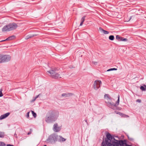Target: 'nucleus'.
Returning a JSON list of instances; mask_svg holds the SVG:
<instances>
[{
    "label": "nucleus",
    "mask_w": 146,
    "mask_h": 146,
    "mask_svg": "<svg viewBox=\"0 0 146 146\" xmlns=\"http://www.w3.org/2000/svg\"><path fill=\"white\" fill-rule=\"evenodd\" d=\"M18 25L16 23H10L5 26L2 29V31H9L16 29Z\"/></svg>",
    "instance_id": "nucleus-1"
},
{
    "label": "nucleus",
    "mask_w": 146,
    "mask_h": 146,
    "mask_svg": "<svg viewBox=\"0 0 146 146\" xmlns=\"http://www.w3.org/2000/svg\"><path fill=\"white\" fill-rule=\"evenodd\" d=\"M116 141V142L113 141L111 144L108 142V141H106L105 145H107V146H123L124 145H127V144L122 140Z\"/></svg>",
    "instance_id": "nucleus-2"
},
{
    "label": "nucleus",
    "mask_w": 146,
    "mask_h": 146,
    "mask_svg": "<svg viewBox=\"0 0 146 146\" xmlns=\"http://www.w3.org/2000/svg\"><path fill=\"white\" fill-rule=\"evenodd\" d=\"M50 75V76L52 78L54 79H57L58 78H61L63 76L64 74H60L52 70H51L48 71Z\"/></svg>",
    "instance_id": "nucleus-3"
},
{
    "label": "nucleus",
    "mask_w": 146,
    "mask_h": 146,
    "mask_svg": "<svg viewBox=\"0 0 146 146\" xmlns=\"http://www.w3.org/2000/svg\"><path fill=\"white\" fill-rule=\"evenodd\" d=\"M119 95L118 97V100L115 104H112L110 102H106L107 103V105L108 106L111 108L115 110L117 109V106L119 104Z\"/></svg>",
    "instance_id": "nucleus-4"
},
{
    "label": "nucleus",
    "mask_w": 146,
    "mask_h": 146,
    "mask_svg": "<svg viewBox=\"0 0 146 146\" xmlns=\"http://www.w3.org/2000/svg\"><path fill=\"white\" fill-rule=\"evenodd\" d=\"M45 120L46 122L48 123H52L56 121L48 112L46 114Z\"/></svg>",
    "instance_id": "nucleus-5"
},
{
    "label": "nucleus",
    "mask_w": 146,
    "mask_h": 146,
    "mask_svg": "<svg viewBox=\"0 0 146 146\" xmlns=\"http://www.w3.org/2000/svg\"><path fill=\"white\" fill-rule=\"evenodd\" d=\"M48 112L54 118V119L56 120L59 115L58 111L56 110H51L49 111Z\"/></svg>",
    "instance_id": "nucleus-6"
},
{
    "label": "nucleus",
    "mask_w": 146,
    "mask_h": 146,
    "mask_svg": "<svg viewBox=\"0 0 146 146\" xmlns=\"http://www.w3.org/2000/svg\"><path fill=\"white\" fill-rule=\"evenodd\" d=\"M58 136L55 134H52L50 135L48 137V141L50 142H52L57 141L58 139Z\"/></svg>",
    "instance_id": "nucleus-7"
},
{
    "label": "nucleus",
    "mask_w": 146,
    "mask_h": 146,
    "mask_svg": "<svg viewBox=\"0 0 146 146\" xmlns=\"http://www.w3.org/2000/svg\"><path fill=\"white\" fill-rule=\"evenodd\" d=\"M102 82L100 80H96L93 85V88L95 90H97L100 86Z\"/></svg>",
    "instance_id": "nucleus-8"
},
{
    "label": "nucleus",
    "mask_w": 146,
    "mask_h": 146,
    "mask_svg": "<svg viewBox=\"0 0 146 146\" xmlns=\"http://www.w3.org/2000/svg\"><path fill=\"white\" fill-rule=\"evenodd\" d=\"M106 137L108 139H106L105 140V141L104 142V141L102 142V145L103 146H107V145H106L105 146V143H106V141H108V142H110L111 143V140L112 139L113 137L109 133H107L106 135Z\"/></svg>",
    "instance_id": "nucleus-9"
},
{
    "label": "nucleus",
    "mask_w": 146,
    "mask_h": 146,
    "mask_svg": "<svg viewBox=\"0 0 146 146\" xmlns=\"http://www.w3.org/2000/svg\"><path fill=\"white\" fill-rule=\"evenodd\" d=\"M3 62H7L9 61L11 59V57L9 55H3Z\"/></svg>",
    "instance_id": "nucleus-10"
},
{
    "label": "nucleus",
    "mask_w": 146,
    "mask_h": 146,
    "mask_svg": "<svg viewBox=\"0 0 146 146\" xmlns=\"http://www.w3.org/2000/svg\"><path fill=\"white\" fill-rule=\"evenodd\" d=\"M61 129V127H60L58 126L57 123H55L54 124L53 128V129L54 132H59L60 130Z\"/></svg>",
    "instance_id": "nucleus-11"
},
{
    "label": "nucleus",
    "mask_w": 146,
    "mask_h": 146,
    "mask_svg": "<svg viewBox=\"0 0 146 146\" xmlns=\"http://www.w3.org/2000/svg\"><path fill=\"white\" fill-rule=\"evenodd\" d=\"M116 39L119 41H127V40L126 38H123V37H120L118 35H117L116 36Z\"/></svg>",
    "instance_id": "nucleus-12"
},
{
    "label": "nucleus",
    "mask_w": 146,
    "mask_h": 146,
    "mask_svg": "<svg viewBox=\"0 0 146 146\" xmlns=\"http://www.w3.org/2000/svg\"><path fill=\"white\" fill-rule=\"evenodd\" d=\"M10 114V113L8 112L5 114L2 115L0 116V120L3 119L7 117Z\"/></svg>",
    "instance_id": "nucleus-13"
},
{
    "label": "nucleus",
    "mask_w": 146,
    "mask_h": 146,
    "mask_svg": "<svg viewBox=\"0 0 146 146\" xmlns=\"http://www.w3.org/2000/svg\"><path fill=\"white\" fill-rule=\"evenodd\" d=\"M15 38V36L14 35H12L11 36L7 38L5 40H3L1 41V42H3L6 40H12L14 39Z\"/></svg>",
    "instance_id": "nucleus-14"
},
{
    "label": "nucleus",
    "mask_w": 146,
    "mask_h": 146,
    "mask_svg": "<svg viewBox=\"0 0 146 146\" xmlns=\"http://www.w3.org/2000/svg\"><path fill=\"white\" fill-rule=\"evenodd\" d=\"M73 94L71 93H63L62 94V96L65 97H67L72 96Z\"/></svg>",
    "instance_id": "nucleus-15"
},
{
    "label": "nucleus",
    "mask_w": 146,
    "mask_h": 146,
    "mask_svg": "<svg viewBox=\"0 0 146 146\" xmlns=\"http://www.w3.org/2000/svg\"><path fill=\"white\" fill-rule=\"evenodd\" d=\"M99 30L101 32H103L105 34H107L109 33L108 31L104 30L101 27L99 28Z\"/></svg>",
    "instance_id": "nucleus-16"
},
{
    "label": "nucleus",
    "mask_w": 146,
    "mask_h": 146,
    "mask_svg": "<svg viewBox=\"0 0 146 146\" xmlns=\"http://www.w3.org/2000/svg\"><path fill=\"white\" fill-rule=\"evenodd\" d=\"M58 139L59 141L60 142H64L66 140V139H65L64 138L62 137L61 136H58Z\"/></svg>",
    "instance_id": "nucleus-17"
},
{
    "label": "nucleus",
    "mask_w": 146,
    "mask_h": 146,
    "mask_svg": "<svg viewBox=\"0 0 146 146\" xmlns=\"http://www.w3.org/2000/svg\"><path fill=\"white\" fill-rule=\"evenodd\" d=\"M116 113L119 114L121 116L123 117H128L129 116L128 115H125L124 114H123V113H121L119 112H117Z\"/></svg>",
    "instance_id": "nucleus-18"
},
{
    "label": "nucleus",
    "mask_w": 146,
    "mask_h": 146,
    "mask_svg": "<svg viewBox=\"0 0 146 146\" xmlns=\"http://www.w3.org/2000/svg\"><path fill=\"white\" fill-rule=\"evenodd\" d=\"M140 88L142 91H145L146 90V85H144L143 86H141L140 87Z\"/></svg>",
    "instance_id": "nucleus-19"
},
{
    "label": "nucleus",
    "mask_w": 146,
    "mask_h": 146,
    "mask_svg": "<svg viewBox=\"0 0 146 146\" xmlns=\"http://www.w3.org/2000/svg\"><path fill=\"white\" fill-rule=\"evenodd\" d=\"M104 97L105 98H107V100H111V97H110L109 95L108 94H106L104 95Z\"/></svg>",
    "instance_id": "nucleus-20"
},
{
    "label": "nucleus",
    "mask_w": 146,
    "mask_h": 146,
    "mask_svg": "<svg viewBox=\"0 0 146 146\" xmlns=\"http://www.w3.org/2000/svg\"><path fill=\"white\" fill-rule=\"evenodd\" d=\"M5 135L4 133L2 132H0V137L3 138Z\"/></svg>",
    "instance_id": "nucleus-21"
},
{
    "label": "nucleus",
    "mask_w": 146,
    "mask_h": 146,
    "mask_svg": "<svg viewBox=\"0 0 146 146\" xmlns=\"http://www.w3.org/2000/svg\"><path fill=\"white\" fill-rule=\"evenodd\" d=\"M3 62V55L0 54V63Z\"/></svg>",
    "instance_id": "nucleus-22"
},
{
    "label": "nucleus",
    "mask_w": 146,
    "mask_h": 146,
    "mask_svg": "<svg viewBox=\"0 0 146 146\" xmlns=\"http://www.w3.org/2000/svg\"><path fill=\"white\" fill-rule=\"evenodd\" d=\"M109 38L110 40H113L114 39V36L113 35H110L109 36Z\"/></svg>",
    "instance_id": "nucleus-23"
},
{
    "label": "nucleus",
    "mask_w": 146,
    "mask_h": 146,
    "mask_svg": "<svg viewBox=\"0 0 146 146\" xmlns=\"http://www.w3.org/2000/svg\"><path fill=\"white\" fill-rule=\"evenodd\" d=\"M32 113V114L35 117V118L36 117V114L32 110L31 111Z\"/></svg>",
    "instance_id": "nucleus-24"
},
{
    "label": "nucleus",
    "mask_w": 146,
    "mask_h": 146,
    "mask_svg": "<svg viewBox=\"0 0 146 146\" xmlns=\"http://www.w3.org/2000/svg\"><path fill=\"white\" fill-rule=\"evenodd\" d=\"M5 145L6 144L4 142L0 141V146H5Z\"/></svg>",
    "instance_id": "nucleus-25"
},
{
    "label": "nucleus",
    "mask_w": 146,
    "mask_h": 146,
    "mask_svg": "<svg viewBox=\"0 0 146 146\" xmlns=\"http://www.w3.org/2000/svg\"><path fill=\"white\" fill-rule=\"evenodd\" d=\"M117 69L115 68H110L108 69L107 71H110L113 70H116Z\"/></svg>",
    "instance_id": "nucleus-26"
},
{
    "label": "nucleus",
    "mask_w": 146,
    "mask_h": 146,
    "mask_svg": "<svg viewBox=\"0 0 146 146\" xmlns=\"http://www.w3.org/2000/svg\"><path fill=\"white\" fill-rule=\"evenodd\" d=\"M86 16H83L81 19V21L82 22H84V21H85V18Z\"/></svg>",
    "instance_id": "nucleus-27"
},
{
    "label": "nucleus",
    "mask_w": 146,
    "mask_h": 146,
    "mask_svg": "<svg viewBox=\"0 0 146 146\" xmlns=\"http://www.w3.org/2000/svg\"><path fill=\"white\" fill-rule=\"evenodd\" d=\"M34 36V35L33 36ZM32 36H31V35H28L27 36H26V38H25V39H26V40L27 39H28L29 38L32 37Z\"/></svg>",
    "instance_id": "nucleus-28"
},
{
    "label": "nucleus",
    "mask_w": 146,
    "mask_h": 146,
    "mask_svg": "<svg viewBox=\"0 0 146 146\" xmlns=\"http://www.w3.org/2000/svg\"><path fill=\"white\" fill-rule=\"evenodd\" d=\"M2 89H1L0 90V97H2L3 96V94L2 92Z\"/></svg>",
    "instance_id": "nucleus-29"
},
{
    "label": "nucleus",
    "mask_w": 146,
    "mask_h": 146,
    "mask_svg": "<svg viewBox=\"0 0 146 146\" xmlns=\"http://www.w3.org/2000/svg\"><path fill=\"white\" fill-rule=\"evenodd\" d=\"M29 113H30V112H28L27 113V117L28 118H29Z\"/></svg>",
    "instance_id": "nucleus-30"
},
{
    "label": "nucleus",
    "mask_w": 146,
    "mask_h": 146,
    "mask_svg": "<svg viewBox=\"0 0 146 146\" xmlns=\"http://www.w3.org/2000/svg\"><path fill=\"white\" fill-rule=\"evenodd\" d=\"M92 63L95 65H96L97 64V62H94V61H93V62H92Z\"/></svg>",
    "instance_id": "nucleus-31"
},
{
    "label": "nucleus",
    "mask_w": 146,
    "mask_h": 146,
    "mask_svg": "<svg viewBox=\"0 0 146 146\" xmlns=\"http://www.w3.org/2000/svg\"><path fill=\"white\" fill-rule=\"evenodd\" d=\"M36 100V98H35V97H34L32 100L31 102H34L35 100Z\"/></svg>",
    "instance_id": "nucleus-32"
},
{
    "label": "nucleus",
    "mask_w": 146,
    "mask_h": 146,
    "mask_svg": "<svg viewBox=\"0 0 146 146\" xmlns=\"http://www.w3.org/2000/svg\"><path fill=\"white\" fill-rule=\"evenodd\" d=\"M137 102H141V100L139 99H138L137 100Z\"/></svg>",
    "instance_id": "nucleus-33"
},
{
    "label": "nucleus",
    "mask_w": 146,
    "mask_h": 146,
    "mask_svg": "<svg viewBox=\"0 0 146 146\" xmlns=\"http://www.w3.org/2000/svg\"><path fill=\"white\" fill-rule=\"evenodd\" d=\"M39 94L38 95H37L35 97V98H36H36H37L39 97Z\"/></svg>",
    "instance_id": "nucleus-34"
},
{
    "label": "nucleus",
    "mask_w": 146,
    "mask_h": 146,
    "mask_svg": "<svg viewBox=\"0 0 146 146\" xmlns=\"http://www.w3.org/2000/svg\"><path fill=\"white\" fill-rule=\"evenodd\" d=\"M83 22L81 21V23L80 24V26H81L83 25Z\"/></svg>",
    "instance_id": "nucleus-35"
},
{
    "label": "nucleus",
    "mask_w": 146,
    "mask_h": 146,
    "mask_svg": "<svg viewBox=\"0 0 146 146\" xmlns=\"http://www.w3.org/2000/svg\"><path fill=\"white\" fill-rule=\"evenodd\" d=\"M7 146H14V145L10 144H7Z\"/></svg>",
    "instance_id": "nucleus-36"
},
{
    "label": "nucleus",
    "mask_w": 146,
    "mask_h": 146,
    "mask_svg": "<svg viewBox=\"0 0 146 146\" xmlns=\"http://www.w3.org/2000/svg\"><path fill=\"white\" fill-rule=\"evenodd\" d=\"M31 133V132H29L28 133V135H30V134Z\"/></svg>",
    "instance_id": "nucleus-37"
},
{
    "label": "nucleus",
    "mask_w": 146,
    "mask_h": 146,
    "mask_svg": "<svg viewBox=\"0 0 146 146\" xmlns=\"http://www.w3.org/2000/svg\"><path fill=\"white\" fill-rule=\"evenodd\" d=\"M15 135H16V137H16L17 136V135L16 133H15V134H14Z\"/></svg>",
    "instance_id": "nucleus-38"
},
{
    "label": "nucleus",
    "mask_w": 146,
    "mask_h": 146,
    "mask_svg": "<svg viewBox=\"0 0 146 146\" xmlns=\"http://www.w3.org/2000/svg\"><path fill=\"white\" fill-rule=\"evenodd\" d=\"M126 145V146H130V145Z\"/></svg>",
    "instance_id": "nucleus-39"
},
{
    "label": "nucleus",
    "mask_w": 146,
    "mask_h": 146,
    "mask_svg": "<svg viewBox=\"0 0 146 146\" xmlns=\"http://www.w3.org/2000/svg\"><path fill=\"white\" fill-rule=\"evenodd\" d=\"M44 146H46V145H44Z\"/></svg>",
    "instance_id": "nucleus-40"
}]
</instances>
